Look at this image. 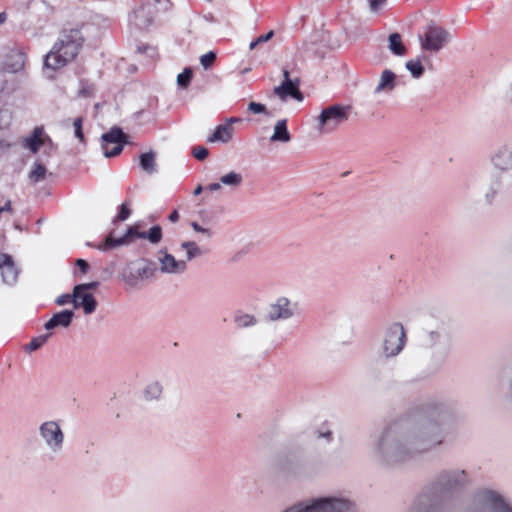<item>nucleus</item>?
<instances>
[{"label": "nucleus", "instance_id": "1", "mask_svg": "<svg viewBox=\"0 0 512 512\" xmlns=\"http://www.w3.org/2000/svg\"><path fill=\"white\" fill-rule=\"evenodd\" d=\"M425 421L406 417L387 425L371 444V458L381 466H395L439 449L445 442V425L456 408L452 402L430 401L424 407Z\"/></svg>", "mask_w": 512, "mask_h": 512}, {"label": "nucleus", "instance_id": "2", "mask_svg": "<svg viewBox=\"0 0 512 512\" xmlns=\"http://www.w3.org/2000/svg\"><path fill=\"white\" fill-rule=\"evenodd\" d=\"M471 485L472 475L468 470L442 469L414 497L405 512H442L444 499L463 494Z\"/></svg>", "mask_w": 512, "mask_h": 512}, {"label": "nucleus", "instance_id": "3", "mask_svg": "<svg viewBox=\"0 0 512 512\" xmlns=\"http://www.w3.org/2000/svg\"><path fill=\"white\" fill-rule=\"evenodd\" d=\"M80 30L70 29L60 33L58 40L44 58L43 71L52 79L54 72L74 60L83 45Z\"/></svg>", "mask_w": 512, "mask_h": 512}, {"label": "nucleus", "instance_id": "4", "mask_svg": "<svg viewBox=\"0 0 512 512\" xmlns=\"http://www.w3.org/2000/svg\"><path fill=\"white\" fill-rule=\"evenodd\" d=\"M80 30L70 29L60 33L58 40L44 58L43 71L52 79L54 72L74 60L83 45Z\"/></svg>", "mask_w": 512, "mask_h": 512}, {"label": "nucleus", "instance_id": "5", "mask_svg": "<svg viewBox=\"0 0 512 512\" xmlns=\"http://www.w3.org/2000/svg\"><path fill=\"white\" fill-rule=\"evenodd\" d=\"M355 503L341 495H325L297 501L281 512H354Z\"/></svg>", "mask_w": 512, "mask_h": 512}, {"label": "nucleus", "instance_id": "6", "mask_svg": "<svg viewBox=\"0 0 512 512\" xmlns=\"http://www.w3.org/2000/svg\"><path fill=\"white\" fill-rule=\"evenodd\" d=\"M467 512H512V507L499 491L483 487L473 492Z\"/></svg>", "mask_w": 512, "mask_h": 512}, {"label": "nucleus", "instance_id": "7", "mask_svg": "<svg viewBox=\"0 0 512 512\" xmlns=\"http://www.w3.org/2000/svg\"><path fill=\"white\" fill-rule=\"evenodd\" d=\"M281 475L289 481H301L314 477L317 468L314 463L302 456H288L279 463Z\"/></svg>", "mask_w": 512, "mask_h": 512}, {"label": "nucleus", "instance_id": "8", "mask_svg": "<svg viewBox=\"0 0 512 512\" xmlns=\"http://www.w3.org/2000/svg\"><path fill=\"white\" fill-rule=\"evenodd\" d=\"M304 316V307L301 302L286 296L276 297L267 308L268 320H288Z\"/></svg>", "mask_w": 512, "mask_h": 512}, {"label": "nucleus", "instance_id": "9", "mask_svg": "<svg viewBox=\"0 0 512 512\" xmlns=\"http://www.w3.org/2000/svg\"><path fill=\"white\" fill-rule=\"evenodd\" d=\"M41 442L52 454H59L64 447L65 436L60 424L55 420L42 422L38 427Z\"/></svg>", "mask_w": 512, "mask_h": 512}, {"label": "nucleus", "instance_id": "10", "mask_svg": "<svg viewBox=\"0 0 512 512\" xmlns=\"http://www.w3.org/2000/svg\"><path fill=\"white\" fill-rule=\"evenodd\" d=\"M350 109V106L340 104L324 108L318 116L317 129L322 133H331L348 120Z\"/></svg>", "mask_w": 512, "mask_h": 512}, {"label": "nucleus", "instance_id": "11", "mask_svg": "<svg viewBox=\"0 0 512 512\" xmlns=\"http://www.w3.org/2000/svg\"><path fill=\"white\" fill-rule=\"evenodd\" d=\"M129 136L120 127L114 126L101 136L103 155L106 158L119 155L125 144H129Z\"/></svg>", "mask_w": 512, "mask_h": 512}, {"label": "nucleus", "instance_id": "12", "mask_svg": "<svg viewBox=\"0 0 512 512\" xmlns=\"http://www.w3.org/2000/svg\"><path fill=\"white\" fill-rule=\"evenodd\" d=\"M406 343V333L401 322L393 323L385 334L383 354L386 358L398 355Z\"/></svg>", "mask_w": 512, "mask_h": 512}, {"label": "nucleus", "instance_id": "13", "mask_svg": "<svg viewBox=\"0 0 512 512\" xmlns=\"http://www.w3.org/2000/svg\"><path fill=\"white\" fill-rule=\"evenodd\" d=\"M421 47L427 51L437 52L450 41V34L437 25H429L423 36H419Z\"/></svg>", "mask_w": 512, "mask_h": 512}, {"label": "nucleus", "instance_id": "14", "mask_svg": "<svg viewBox=\"0 0 512 512\" xmlns=\"http://www.w3.org/2000/svg\"><path fill=\"white\" fill-rule=\"evenodd\" d=\"M490 164L501 173L512 171V140L499 144L489 157Z\"/></svg>", "mask_w": 512, "mask_h": 512}, {"label": "nucleus", "instance_id": "15", "mask_svg": "<svg viewBox=\"0 0 512 512\" xmlns=\"http://www.w3.org/2000/svg\"><path fill=\"white\" fill-rule=\"evenodd\" d=\"M158 270L163 274L181 275L187 271V263L185 260H178L166 249L158 252Z\"/></svg>", "mask_w": 512, "mask_h": 512}, {"label": "nucleus", "instance_id": "16", "mask_svg": "<svg viewBox=\"0 0 512 512\" xmlns=\"http://www.w3.org/2000/svg\"><path fill=\"white\" fill-rule=\"evenodd\" d=\"M71 322H45L44 329L45 333H41L25 346L27 353L34 352L41 348L51 337V335L59 329H67Z\"/></svg>", "mask_w": 512, "mask_h": 512}, {"label": "nucleus", "instance_id": "17", "mask_svg": "<svg viewBox=\"0 0 512 512\" xmlns=\"http://www.w3.org/2000/svg\"><path fill=\"white\" fill-rule=\"evenodd\" d=\"M130 269L128 279L133 281H143L153 278L158 272L157 263L145 258L134 262Z\"/></svg>", "mask_w": 512, "mask_h": 512}, {"label": "nucleus", "instance_id": "18", "mask_svg": "<svg viewBox=\"0 0 512 512\" xmlns=\"http://www.w3.org/2000/svg\"><path fill=\"white\" fill-rule=\"evenodd\" d=\"M140 234L141 232H139L136 227L130 226L122 237L115 238L110 234L106 237L103 243L98 245L88 243V245L97 248L100 251H108L110 249L129 244L135 238H140Z\"/></svg>", "mask_w": 512, "mask_h": 512}, {"label": "nucleus", "instance_id": "19", "mask_svg": "<svg viewBox=\"0 0 512 512\" xmlns=\"http://www.w3.org/2000/svg\"><path fill=\"white\" fill-rule=\"evenodd\" d=\"M154 16V5L147 2L134 10L133 15L130 17V23L139 30H145L153 23Z\"/></svg>", "mask_w": 512, "mask_h": 512}, {"label": "nucleus", "instance_id": "20", "mask_svg": "<svg viewBox=\"0 0 512 512\" xmlns=\"http://www.w3.org/2000/svg\"><path fill=\"white\" fill-rule=\"evenodd\" d=\"M273 91L281 101H287L288 98H292L298 102H302L304 99L303 93L300 90V79L298 77H294L293 83L281 82L278 86L274 87Z\"/></svg>", "mask_w": 512, "mask_h": 512}, {"label": "nucleus", "instance_id": "21", "mask_svg": "<svg viewBox=\"0 0 512 512\" xmlns=\"http://www.w3.org/2000/svg\"><path fill=\"white\" fill-rule=\"evenodd\" d=\"M0 271L4 283L8 285L16 283L19 272L11 255L0 253Z\"/></svg>", "mask_w": 512, "mask_h": 512}, {"label": "nucleus", "instance_id": "22", "mask_svg": "<svg viewBox=\"0 0 512 512\" xmlns=\"http://www.w3.org/2000/svg\"><path fill=\"white\" fill-rule=\"evenodd\" d=\"M164 386L160 380L150 379L141 390V398L146 402H156L162 398Z\"/></svg>", "mask_w": 512, "mask_h": 512}, {"label": "nucleus", "instance_id": "23", "mask_svg": "<svg viewBox=\"0 0 512 512\" xmlns=\"http://www.w3.org/2000/svg\"><path fill=\"white\" fill-rule=\"evenodd\" d=\"M73 306L75 309L82 308L84 313L88 315L95 311L97 302L90 292L76 293L74 291Z\"/></svg>", "mask_w": 512, "mask_h": 512}, {"label": "nucleus", "instance_id": "24", "mask_svg": "<svg viewBox=\"0 0 512 512\" xmlns=\"http://www.w3.org/2000/svg\"><path fill=\"white\" fill-rule=\"evenodd\" d=\"M43 144V127H35L31 134L24 139V148L30 150L33 154H36Z\"/></svg>", "mask_w": 512, "mask_h": 512}, {"label": "nucleus", "instance_id": "25", "mask_svg": "<svg viewBox=\"0 0 512 512\" xmlns=\"http://www.w3.org/2000/svg\"><path fill=\"white\" fill-rule=\"evenodd\" d=\"M270 141L282 143H288L291 141V134L288 131L286 119H281L276 122Z\"/></svg>", "mask_w": 512, "mask_h": 512}, {"label": "nucleus", "instance_id": "26", "mask_svg": "<svg viewBox=\"0 0 512 512\" xmlns=\"http://www.w3.org/2000/svg\"><path fill=\"white\" fill-rule=\"evenodd\" d=\"M396 86V75L393 71L389 69H385L381 76L378 85L375 88V93H380L383 91L390 92Z\"/></svg>", "mask_w": 512, "mask_h": 512}, {"label": "nucleus", "instance_id": "27", "mask_svg": "<svg viewBox=\"0 0 512 512\" xmlns=\"http://www.w3.org/2000/svg\"><path fill=\"white\" fill-rule=\"evenodd\" d=\"M232 132L233 129L229 124L218 125L214 132L207 138V141L210 143H227L232 138Z\"/></svg>", "mask_w": 512, "mask_h": 512}, {"label": "nucleus", "instance_id": "28", "mask_svg": "<svg viewBox=\"0 0 512 512\" xmlns=\"http://www.w3.org/2000/svg\"><path fill=\"white\" fill-rule=\"evenodd\" d=\"M47 173L45 164L40 160H36L28 174V178L32 183H39L46 178Z\"/></svg>", "mask_w": 512, "mask_h": 512}, {"label": "nucleus", "instance_id": "29", "mask_svg": "<svg viewBox=\"0 0 512 512\" xmlns=\"http://www.w3.org/2000/svg\"><path fill=\"white\" fill-rule=\"evenodd\" d=\"M388 48L396 56H404L406 54V47L404 46L401 35L399 33H392L388 37Z\"/></svg>", "mask_w": 512, "mask_h": 512}, {"label": "nucleus", "instance_id": "30", "mask_svg": "<svg viewBox=\"0 0 512 512\" xmlns=\"http://www.w3.org/2000/svg\"><path fill=\"white\" fill-rule=\"evenodd\" d=\"M155 157H156V155L152 151L142 153L139 156L140 166L145 172H147L149 174H153L156 172Z\"/></svg>", "mask_w": 512, "mask_h": 512}, {"label": "nucleus", "instance_id": "31", "mask_svg": "<svg viewBox=\"0 0 512 512\" xmlns=\"http://www.w3.org/2000/svg\"><path fill=\"white\" fill-rule=\"evenodd\" d=\"M181 248L186 252V263L193 259L200 257L203 252L201 248L193 241H184L181 244Z\"/></svg>", "mask_w": 512, "mask_h": 512}, {"label": "nucleus", "instance_id": "32", "mask_svg": "<svg viewBox=\"0 0 512 512\" xmlns=\"http://www.w3.org/2000/svg\"><path fill=\"white\" fill-rule=\"evenodd\" d=\"M141 239H147L152 244H157L162 239V228L159 225L152 226L148 231H143L140 234Z\"/></svg>", "mask_w": 512, "mask_h": 512}, {"label": "nucleus", "instance_id": "33", "mask_svg": "<svg viewBox=\"0 0 512 512\" xmlns=\"http://www.w3.org/2000/svg\"><path fill=\"white\" fill-rule=\"evenodd\" d=\"M405 67L412 77L416 79L420 78L425 71L420 59H411L407 61Z\"/></svg>", "mask_w": 512, "mask_h": 512}, {"label": "nucleus", "instance_id": "34", "mask_svg": "<svg viewBox=\"0 0 512 512\" xmlns=\"http://www.w3.org/2000/svg\"><path fill=\"white\" fill-rule=\"evenodd\" d=\"M243 181V177L240 173L231 171L220 178V183L226 186L237 187Z\"/></svg>", "mask_w": 512, "mask_h": 512}, {"label": "nucleus", "instance_id": "35", "mask_svg": "<svg viewBox=\"0 0 512 512\" xmlns=\"http://www.w3.org/2000/svg\"><path fill=\"white\" fill-rule=\"evenodd\" d=\"M500 184L501 182L500 179L498 178L491 180L489 186L484 191V198L486 203L491 204L493 202L494 198L496 197L499 191Z\"/></svg>", "mask_w": 512, "mask_h": 512}, {"label": "nucleus", "instance_id": "36", "mask_svg": "<svg viewBox=\"0 0 512 512\" xmlns=\"http://www.w3.org/2000/svg\"><path fill=\"white\" fill-rule=\"evenodd\" d=\"M447 307L443 304H433L428 307L427 316L431 318H440L447 315Z\"/></svg>", "mask_w": 512, "mask_h": 512}, {"label": "nucleus", "instance_id": "37", "mask_svg": "<svg viewBox=\"0 0 512 512\" xmlns=\"http://www.w3.org/2000/svg\"><path fill=\"white\" fill-rule=\"evenodd\" d=\"M192 76H193L192 69H191V68H185V69L183 70V72H181L180 74H178V76H177V84H178L181 88H186V87H188V85H189V84H190V82H191Z\"/></svg>", "mask_w": 512, "mask_h": 512}, {"label": "nucleus", "instance_id": "38", "mask_svg": "<svg viewBox=\"0 0 512 512\" xmlns=\"http://www.w3.org/2000/svg\"><path fill=\"white\" fill-rule=\"evenodd\" d=\"M215 60H216V53L213 51H209L200 57V63L204 69L210 68Z\"/></svg>", "mask_w": 512, "mask_h": 512}, {"label": "nucleus", "instance_id": "39", "mask_svg": "<svg viewBox=\"0 0 512 512\" xmlns=\"http://www.w3.org/2000/svg\"><path fill=\"white\" fill-rule=\"evenodd\" d=\"M131 215V210L128 208V206L123 203L119 206L118 214L113 219V222L116 221H125L127 220Z\"/></svg>", "mask_w": 512, "mask_h": 512}, {"label": "nucleus", "instance_id": "40", "mask_svg": "<svg viewBox=\"0 0 512 512\" xmlns=\"http://www.w3.org/2000/svg\"><path fill=\"white\" fill-rule=\"evenodd\" d=\"M248 111L253 114H266L268 115L267 108L264 104L258 102H250L248 104Z\"/></svg>", "mask_w": 512, "mask_h": 512}, {"label": "nucleus", "instance_id": "41", "mask_svg": "<svg viewBox=\"0 0 512 512\" xmlns=\"http://www.w3.org/2000/svg\"><path fill=\"white\" fill-rule=\"evenodd\" d=\"M74 316L75 315L73 309H65L61 312L53 314L49 320H72Z\"/></svg>", "mask_w": 512, "mask_h": 512}, {"label": "nucleus", "instance_id": "42", "mask_svg": "<svg viewBox=\"0 0 512 512\" xmlns=\"http://www.w3.org/2000/svg\"><path fill=\"white\" fill-rule=\"evenodd\" d=\"M274 36V31L273 30H270L269 32H267L266 34L264 35H261L259 37H257L256 39H254L250 45H249V48L251 50H253L257 45L259 44H262V43H265L267 41H269L270 39H272V37Z\"/></svg>", "mask_w": 512, "mask_h": 512}, {"label": "nucleus", "instance_id": "43", "mask_svg": "<svg viewBox=\"0 0 512 512\" xmlns=\"http://www.w3.org/2000/svg\"><path fill=\"white\" fill-rule=\"evenodd\" d=\"M12 116L11 113L6 109H0V129H4L9 126Z\"/></svg>", "mask_w": 512, "mask_h": 512}, {"label": "nucleus", "instance_id": "44", "mask_svg": "<svg viewBox=\"0 0 512 512\" xmlns=\"http://www.w3.org/2000/svg\"><path fill=\"white\" fill-rule=\"evenodd\" d=\"M192 154L197 160L202 161L208 156L209 151L204 146H196L192 149Z\"/></svg>", "mask_w": 512, "mask_h": 512}, {"label": "nucleus", "instance_id": "45", "mask_svg": "<svg viewBox=\"0 0 512 512\" xmlns=\"http://www.w3.org/2000/svg\"><path fill=\"white\" fill-rule=\"evenodd\" d=\"M82 118L81 117H78L74 120L73 122V126H74V133H75V136L80 140V141H83L84 139V134H83V130H82Z\"/></svg>", "mask_w": 512, "mask_h": 512}, {"label": "nucleus", "instance_id": "46", "mask_svg": "<svg viewBox=\"0 0 512 512\" xmlns=\"http://www.w3.org/2000/svg\"><path fill=\"white\" fill-rule=\"evenodd\" d=\"M42 146H45V153L49 154L56 150V145L52 141L51 137L43 132V144Z\"/></svg>", "mask_w": 512, "mask_h": 512}, {"label": "nucleus", "instance_id": "47", "mask_svg": "<svg viewBox=\"0 0 512 512\" xmlns=\"http://www.w3.org/2000/svg\"><path fill=\"white\" fill-rule=\"evenodd\" d=\"M155 8L156 12H166L170 8V1L169 0H154V3H152Z\"/></svg>", "mask_w": 512, "mask_h": 512}, {"label": "nucleus", "instance_id": "48", "mask_svg": "<svg viewBox=\"0 0 512 512\" xmlns=\"http://www.w3.org/2000/svg\"><path fill=\"white\" fill-rule=\"evenodd\" d=\"M446 359V353L440 352L433 355V361H434V368L433 371H437L445 362Z\"/></svg>", "mask_w": 512, "mask_h": 512}, {"label": "nucleus", "instance_id": "49", "mask_svg": "<svg viewBox=\"0 0 512 512\" xmlns=\"http://www.w3.org/2000/svg\"><path fill=\"white\" fill-rule=\"evenodd\" d=\"M137 51L141 54H147L150 58H153L156 55V49L149 45H139L137 47Z\"/></svg>", "mask_w": 512, "mask_h": 512}, {"label": "nucleus", "instance_id": "50", "mask_svg": "<svg viewBox=\"0 0 512 512\" xmlns=\"http://www.w3.org/2000/svg\"><path fill=\"white\" fill-rule=\"evenodd\" d=\"M98 286V282H91V283H85V284H78L74 287L75 292H89L91 289H95Z\"/></svg>", "mask_w": 512, "mask_h": 512}, {"label": "nucleus", "instance_id": "51", "mask_svg": "<svg viewBox=\"0 0 512 512\" xmlns=\"http://www.w3.org/2000/svg\"><path fill=\"white\" fill-rule=\"evenodd\" d=\"M73 297L74 292L72 294H63L57 298L56 303L59 305H64L70 302L73 303Z\"/></svg>", "mask_w": 512, "mask_h": 512}, {"label": "nucleus", "instance_id": "52", "mask_svg": "<svg viewBox=\"0 0 512 512\" xmlns=\"http://www.w3.org/2000/svg\"><path fill=\"white\" fill-rule=\"evenodd\" d=\"M191 227L193 228V230H194L195 232L205 234V235H207L208 237H210V236H211V231H210V229L202 227V226H201V225H199L197 222H192V223H191Z\"/></svg>", "mask_w": 512, "mask_h": 512}, {"label": "nucleus", "instance_id": "53", "mask_svg": "<svg viewBox=\"0 0 512 512\" xmlns=\"http://www.w3.org/2000/svg\"><path fill=\"white\" fill-rule=\"evenodd\" d=\"M75 264L82 273H87L90 268L89 263L84 259H77Z\"/></svg>", "mask_w": 512, "mask_h": 512}, {"label": "nucleus", "instance_id": "54", "mask_svg": "<svg viewBox=\"0 0 512 512\" xmlns=\"http://www.w3.org/2000/svg\"><path fill=\"white\" fill-rule=\"evenodd\" d=\"M386 0H370V9L372 12H377L384 4Z\"/></svg>", "mask_w": 512, "mask_h": 512}, {"label": "nucleus", "instance_id": "55", "mask_svg": "<svg viewBox=\"0 0 512 512\" xmlns=\"http://www.w3.org/2000/svg\"><path fill=\"white\" fill-rule=\"evenodd\" d=\"M293 79L291 76H290V72L287 70V69H283V80L282 82L283 83H293Z\"/></svg>", "mask_w": 512, "mask_h": 512}, {"label": "nucleus", "instance_id": "56", "mask_svg": "<svg viewBox=\"0 0 512 512\" xmlns=\"http://www.w3.org/2000/svg\"><path fill=\"white\" fill-rule=\"evenodd\" d=\"M319 438H324L327 442L332 441V432L330 430H326L325 432H320L318 435Z\"/></svg>", "mask_w": 512, "mask_h": 512}, {"label": "nucleus", "instance_id": "57", "mask_svg": "<svg viewBox=\"0 0 512 512\" xmlns=\"http://www.w3.org/2000/svg\"><path fill=\"white\" fill-rule=\"evenodd\" d=\"M220 188H221V183H211V184L207 185V187H206V189L211 192L218 191Z\"/></svg>", "mask_w": 512, "mask_h": 512}, {"label": "nucleus", "instance_id": "58", "mask_svg": "<svg viewBox=\"0 0 512 512\" xmlns=\"http://www.w3.org/2000/svg\"><path fill=\"white\" fill-rule=\"evenodd\" d=\"M0 210H1V213L3 212H11L12 211V208H11V201L8 200L4 206L0 207Z\"/></svg>", "mask_w": 512, "mask_h": 512}, {"label": "nucleus", "instance_id": "59", "mask_svg": "<svg viewBox=\"0 0 512 512\" xmlns=\"http://www.w3.org/2000/svg\"><path fill=\"white\" fill-rule=\"evenodd\" d=\"M178 219H179V213H178V211H177V210H174L173 212H171V214L169 215V220H170L171 222H176V221H178Z\"/></svg>", "mask_w": 512, "mask_h": 512}, {"label": "nucleus", "instance_id": "60", "mask_svg": "<svg viewBox=\"0 0 512 512\" xmlns=\"http://www.w3.org/2000/svg\"><path fill=\"white\" fill-rule=\"evenodd\" d=\"M24 64L23 56L19 55V61L17 62V68L14 69V71H17L18 69L22 68Z\"/></svg>", "mask_w": 512, "mask_h": 512}, {"label": "nucleus", "instance_id": "61", "mask_svg": "<svg viewBox=\"0 0 512 512\" xmlns=\"http://www.w3.org/2000/svg\"><path fill=\"white\" fill-rule=\"evenodd\" d=\"M202 191H203V187H202L201 185H198V186L195 188V190H194L193 194H194L195 196H198V195H200V194L202 193Z\"/></svg>", "mask_w": 512, "mask_h": 512}, {"label": "nucleus", "instance_id": "62", "mask_svg": "<svg viewBox=\"0 0 512 512\" xmlns=\"http://www.w3.org/2000/svg\"><path fill=\"white\" fill-rule=\"evenodd\" d=\"M240 121H241L240 118H230V119L227 120L226 124H229L231 126L233 123H238Z\"/></svg>", "mask_w": 512, "mask_h": 512}, {"label": "nucleus", "instance_id": "63", "mask_svg": "<svg viewBox=\"0 0 512 512\" xmlns=\"http://www.w3.org/2000/svg\"><path fill=\"white\" fill-rule=\"evenodd\" d=\"M7 19V14L5 12L0 13V25L3 24Z\"/></svg>", "mask_w": 512, "mask_h": 512}, {"label": "nucleus", "instance_id": "64", "mask_svg": "<svg viewBox=\"0 0 512 512\" xmlns=\"http://www.w3.org/2000/svg\"><path fill=\"white\" fill-rule=\"evenodd\" d=\"M508 98H509V101H510V103L512 105V84L509 86Z\"/></svg>", "mask_w": 512, "mask_h": 512}]
</instances>
